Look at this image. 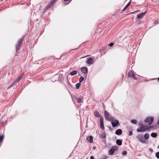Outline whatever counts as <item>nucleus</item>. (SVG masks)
I'll use <instances>...</instances> for the list:
<instances>
[{
    "label": "nucleus",
    "mask_w": 159,
    "mask_h": 159,
    "mask_svg": "<svg viewBox=\"0 0 159 159\" xmlns=\"http://www.w3.org/2000/svg\"><path fill=\"white\" fill-rule=\"evenodd\" d=\"M137 139L142 143H146V140L144 139L142 134H139L136 136Z\"/></svg>",
    "instance_id": "obj_1"
},
{
    "label": "nucleus",
    "mask_w": 159,
    "mask_h": 159,
    "mask_svg": "<svg viewBox=\"0 0 159 159\" xmlns=\"http://www.w3.org/2000/svg\"><path fill=\"white\" fill-rule=\"evenodd\" d=\"M23 41V39H20L18 40V43L16 45V49L17 52L20 49L22 44Z\"/></svg>",
    "instance_id": "obj_2"
},
{
    "label": "nucleus",
    "mask_w": 159,
    "mask_h": 159,
    "mask_svg": "<svg viewBox=\"0 0 159 159\" xmlns=\"http://www.w3.org/2000/svg\"><path fill=\"white\" fill-rule=\"evenodd\" d=\"M118 147L117 146H114L112 147L109 151V153L111 155L113 154L117 150Z\"/></svg>",
    "instance_id": "obj_3"
},
{
    "label": "nucleus",
    "mask_w": 159,
    "mask_h": 159,
    "mask_svg": "<svg viewBox=\"0 0 159 159\" xmlns=\"http://www.w3.org/2000/svg\"><path fill=\"white\" fill-rule=\"evenodd\" d=\"M154 118L153 117H148L145 120L144 122L146 123H148L149 125H151L153 121Z\"/></svg>",
    "instance_id": "obj_4"
},
{
    "label": "nucleus",
    "mask_w": 159,
    "mask_h": 159,
    "mask_svg": "<svg viewBox=\"0 0 159 159\" xmlns=\"http://www.w3.org/2000/svg\"><path fill=\"white\" fill-rule=\"evenodd\" d=\"M57 1V0H53L52 1L50 2V3L46 6L45 10H49L52 5L54 4V3L56 2Z\"/></svg>",
    "instance_id": "obj_5"
},
{
    "label": "nucleus",
    "mask_w": 159,
    "mask_h": 159,
    "mask_svg": "<svg viewBox=\"0 0 159 159\" xmlns=\"http://www.w3.org/2000/svg\"><path fill=\"white\" fill-rule=\"evenodd\" d=\"M128 77L129 78H132L135 80H137V79L135 77V74L132 71H130L128 74Z\"/></svg>",
    "instance_id": "obj_6"
},
{
    "label": "nucleus",
    "mask_w": 159,
    "mask_h": 159,
    "mask_svg": "<svg viewBox=\"0 0 159 159\" xmlns=\"http://www.w3.org/2000/svg\"><path fill=\"white\" fill-rule=\"evenodd\" d=\"M22 75L21 76H20V77H19L18 78H17L16 79V81H15V82L14 83H12L11 84V85H10V86H9L8 88H7V89H9L11 87H12L16 83H17L18 82H19V81H20V80H21V79L22 77Z\"/></svg>",
    "instance_id": "obj_7"
},
{
    "label": "nucleus",
    "mask_w": 159,
    "mask_h": 159,
    "mask_svg": "<svg viewBox=\"0 0 159 159\" xmlns=\"http://www.w3.org/2000/svg\"><path fill=\"white\" fill-rule=\"evenodd\" d=\"M146 129L143 125L140 126L139 128L137 129V131L138 132H145Z\"/></svg>",
    "instance_id": "obj_8"
},
{
    "label": "nucleus",
    "mask_w": 159,
    "mask_h": 159,
    "mask_svg": "<svg viewBox=\"0 0 159 159\" xmlns=\"http://www.w3.org/2000/svg\"><path fill=\"white\" fill-rule=\"evenodd\" d=\"M112 121V122H111V124L113 127H115L117 126V125L119 124V122L117 120H114V121Z\"/></svg>",
    "instance_id": "obj_9"
},
{
    "label": "nucleus",
    "mask_w": 159,
    "mask_h": 159,
    "mask_svg": "<svg viewBox=\"0 0 159 159\" xmlns=\"http://www.w3.org/2000/svg\"><path fill=\"white\" fill-rule=\"evenodd\" d=\"M147 11H145L144 12L142 13L141 14H139L137 15V17L138 19L142 18L146 14Z\"/></svg>",
    "instance_id": "obj_10"
},
{
    "label": "nucleus",
    "mask_w": 159,
    "mask_h": 159,
    "mask_svg": "<svg viewBox=\"0 0 159 159\" xmlns=\"http://www.w3.org/2000/svg\"><path fill=\"white\" fill-rule=\"evenodd\" d=\"M107 120L110 121H113L114 120V119L113 117L111 115H110L107 118V119H106Z\"/></svg>",
    "instance_id": "obj_11"
},
{
    "label": "nucleus",
    "mask_w": 159,
    "mask_h": 159,
    "mask_svg": "<svg viewBox=\"0 0 159 159\" xmlns=\"http://www.w3.org/2000/svg\"><path fill=\"white\" fill-rule=\"evenodd\" d=\"M81 72L84 74H85L87 71V69L86 67H84L81 68Z\"/></svg>",
    "instance_id": "obj_12"
},
{
    "label": "nucleus",
    "mask_w": 159,
    "mask_h": 159,
    "mask_svg": "<svg viewBox=\"0 0 159 159\" xmlns=\"http://www.w3.org/2000/svg\"><path fill=\"white\" fill-rule=\"evenodd\" d=\"M122 131L121 129H117L115 132V134L117 135H120L121 134Z\"/></svg>",
    "instance_id": "obj_13"
},
{
    "label": "nucleus",
    "mask_w": 159,
    "mask_h": 159,
    "mask_svg": "<svg viewBox=\"0 0 159 159\" xmlns=\"http://www.w3.org/2000/svg\"><path fill=\"white\" fill-rule=\"evenodd\" d=\"M93 137L92 136H90L89 137H87V139L90 143H92L93 142Z\"/></svg>",
    "instance_id": "obj_14"
},
{
    "label": "nucleus",
    "mask_w": 159,
    "mask_h": 159,
    "mask_svg": "<svg viewBox=\"0 0 159 159\" xmlns=\"http://www.w3.org/2000/svg\"><path fill=\"white\" fill-rule=\"evenodd\" d=\"M94 116L97 117L99 118L100 117L99 113L97 111H95L94 112Z\"/></svg>",
    "instance_id": "obj_15"
},
{
    "label": "nucleus",
    "mask_w": 159,
    "mask_h": 159,
    "mask_svg": "<svg viewBox=\"0 0 159 159\" xmlns=\"http://www.w3.org/2000/svg\"><path fill=\"white\" fill-rule=\"evenodd\" d=\"M93 61V59L91 58H90L87 60V63L88 64H90L92 63Z\"/></svg>",
    "instance_id": "obj_16"
},
{
    "label": "nucleus",
    "mask_w": 159,
    "mask_h": 159,
    "mask_svg": "<svg viewBox=\"0 0 159 159\" xmlns=\"http://www.w3.org/2000/svg\"><path fill=\"white\" fill-rule=\"evenodd\" d=\"M116 143L118 145H121L122 144V140L119 139L117 140L116 141Z\"/></svg>",
    "instance_id": "obj_17"
},
{
    "label": "nucleus",
    "mask_w": 159,
    "mask_h": 159,
    "mask_svg": "<svg viewBox=\"0 0 159 159\" xmlns=\"http://www.w3.org/2000/svg\"><path fill=\"white\" fill-rule=\"evenodd\" d=\"M109 115V113L106 111H104V117L105 119H107Z\"/></svg>",
    "instance_id": "obj_18"
},
{
    "label": "nucleus",
    "mask_w": 159,
    "mask_h": 159,
    "mask_svg": "<svg viewBox=\"0 0 159 159\" xmlns=\"http://www.w3.org/2000/svg\"><path fill=\"white\" fill-rule=\"evenodd\" d=\"M149 137V134L148 133H146L144 134L143 138L144 139L146 140H147L148 139Z\"/></svg>",
    "instance_id": "obj_19"
},
{
    "label": "nucleus",
    "mask_w": 159,
    "mask_h": 159,
    "mask_svg": "<svg viewBox=\"0 0 159 159\" xmlns=\"http://www.w3.org/2000/svg\"><path fill=\"white\" fill-rule=\"evenodd\" d=\"M100 126H104L103 119L102 117H100Z\"/></svg>",
    "instance_id": "obj_20"
},
{
    "label": "nucleus",
    "mask_w": 159,
    "mask_h": 159,
    "mask_svg": "<svg viewBox=\"0 0 159 159\" xmlns=\"http://www.w3.org/2000/svg\"><path fill=\"white\" fill-rule=\"evenodd\" d=\"M77 73V71L76 70H74L72 72H71L70 74L71 76H74Z\"/></svg>",
    "instance_id": "obj_21"
},
{
    "label": "nucleus",
    "mask_w": 159,
    "mask_h": 159,
    "mask_svg": "<svg viewBox=\"0 0 159 159\" xmlns=\"http://www.w3.org/2000/svg\"><path fill=\"white\" fill-rule=\"evenodd\" d=\"M102 139H105L106 138V134L105 133H103L100 135Z\"/></svg>",
    "instance_id": "obj_22"
},
{
    "label": "nucleus",
    "mask_w": 159,
    "mask_h": 159,
    "mask_svg": "<svg viewBox=\"0 0 159 159\" xmlns=\"http://www.w3.org/2000/svg\"><path fill=\"white\" fill-rule=\"evenodd\" d=\"M76 101L78 103H83V101L81 100V99L79 98H78L76 99Z\"/></svg>",
    "instance_id": "obj_23"
},
{
    "label": "nucleus",
    "mask_w": 159,
    "mask_h": 159,
    "mask_svg": "<svg viewBox=\"0 0 159 159\" xmlns=\"http://www.w3.org/2000/svg\"><path fill=\"white\" fill-rule=\"evenodd\" d=\"M151 136L153 138H156L157 135V133H152L151 134Z\"/></svg>",
    "instance_id": "obj_24"
},
{
    "label": "nucleus",
    "mask_w": 159,
    "mask_h": 159,
    "mask_svg": "<svg viewBox=\"0 0 159 159\" xmlns=\"http://www.w3.org/2000/svg\"><path fill=\"white\" fill-rule=\"evenodd\" d=\"M131 122L132 123L135 124H136L137 123V121L134 119L131 120Z\"/></svg>",
    "instance_id": "obj_25"
},
{
    "label": "nucleus",
    "mask_w": 159,
    "mask_h": 159,
    "mask_svg": "<svg viewBox=\"0 0 159 159\" xmlns=\"http://www.w3.org/2000/svg\"><path fill=\"white\" fill-rule=\"evenodd\" d=\"M4 138V135H1L0 136V143H1Z\"/></svg>",
    "instance_id": "obj_26"
},
{
    "label": "nucleus",
    "mask_w": 159,
    "mask_h": 159,
    "mask_svg": "<svg viewBox=\"0 0 159 159\" xmlns=\"http://www.w3.org/2000/svg\"><path fill=\"white\" fill-rule=\"evenodd\" d=\"M84 79V78L83 77H81L80 78V79H79V82H80V83L82 82L83 81Z\"/></svg>",
    "instance_id": "obj_27"
},
{
    "label": "nucleus",
    "mask_w": 159,
    "mask_h": 159,
    "mask_svg": "<svg viewBox=\"0 0 159 159\" xmlns=\"http://www.w3.org/2000/svg\"><path fill=\"white\" fill-rule=\"evenodd\" d=\"M81 84L80 83H78L76 84V87L77 89H78L80 86Z\"/></svg>",
    "instance_id": "obj_28"
},
{
    "label": "nucleus",
    "mask_w": 159,
    "mask_h": 159,
    "mask_svg": "<svg viewBox=\"0 0 159 159\" xmlns=\"http://www.w3.org/2000/svg\"><path fill=\"white\" fill-rule=\"evenodd\" d=\"M127 154V152L126 151H124L122 152V154L123 155H126Z\"/></svg>",
    "instance_id": "obj_29"
},
{
    "label": "nucleus",
    "mask_w": 159,
    "mask_h": 159,
    "mask_svg": "<svg viewBox=\"0 0 159 159\" xmlns=\"http://www.w3.org/2000/svg\"><path fill=\"white\" fill-rule=\"evenodd\" d=\"M156 157L158 159H159V152H157L156 153Z\"/></svg>",
    "instance_id": "obj_30"
},
{
    "label": "nucleus",
    "mask_w": 159,
    "mask_h": 159,
    "mask_svg": "<svg viewBox=\"0 0 159 159\" xmlns=\"http://www.w3.org/2000/svg\"><path fill=\"white\" fill-rule=\"evenodd\" d=\"M114 45V43L112 42L110 44H109V46L110 47H112Z\"/></svg>",
    "instance_id": "obj_31"
},
{
    "label": "nucleus",
    "mask_w": 159,
    "mask_h": 159,
    "mask_svg": "<svg viewBox=\"0 0 159 159\" xmlns=\"http://www.w3.org/2000/svg\"><path fill=\"white\" fill-rule=\"evenodd\" d=\"M133 132L132 131H130L129 132V136H131Z\"/></svg>",
    "instance_id": "obj_32"
},
{
    "label": "nucleus",
    "mask_w": 159,
    "mask_h": 159,
    "mask_svg": "<svg viewBox=\"0 0 159 159\" xmlns=\"http://www.w3.org/2000/svg\"><path fill=\"white\" fill-rule=\"evenodd\" d=\"M101 128L102 130H104L105 128L104 126H101Z\"/></svg>",
    "instance_id": "obj_33"
},
{
    "label": "nucleus",
    "mask_w": 159,
    "mask_h": 159,
    "mask_svg": "<svg viewBox=\"0 0 159 159\" xmlns=\"http://www.w3.org/2000/svg\"><path fill=\"white\" fill-rule=\"evenodd\" d=\"M127 8V7H126L125 6L124 8L122 10V11H124Z\"/></svg>",
    "instance_id": "obj_34"
},
{
    "label": "nucleus",
    "mask_w": 159,
    "mask_h": 159,
    "mask_svg": "<svg viewBox=\"0 0 159 159\" xmlns=\"http://www.w3.org/2000/svg\"><path fill=\"white\" fill-rule=\"evenodd\" d=\"M131 0H130V1L127 4V5L129 6L130 5V3H131Z\"/></svg>",
    "instance_id": "obj_35"
},
{
    "label": "nucleus",
    "mask_w": 159,
    "mask_h": 159,
    "mask_svg": "<svg viewBox=\"0 0 159 159\" xmlns=\"http://www.w3.org/2000/svg\"><path fill=\"white\" fill-rule=\"evenodd\" d=\"M149 150L151 152H153V149L152 148H150L149 149Z\"/></svg>",
    "instance_id": "obj_36"
},
{
    "label": "nucleus",
    "mask_w": 159,
    "mask_h": 159,
    "mask_svg": "<svg viewBox=\"0 0 159 159\" xmlns=\"http://www.w3.org/2000/svg\"><path fill=\"white\" fill-rule=\"evenodd\" d=\"M90 159H94V157L93 156H91L90 157Z\"/></svg>",
    "instance_id": "obj_37"
},
{
    "label": "nucleus",
    "mask_w": 159,
    "mask_h": 159,
    "mask_svg": "<svg viewBox=\"0 0 159 159\" xmlns=\"http://www.w3.org/2000/svg\"><path fill=\"white\" fill-rule=\"evenodd\" d=\"M157 123H158V125H159V120L158 121Z\"/></svg>",
    "instance_id": "obj_38"
},
{
    "label": "nucleus",
    "mask_w": 159,
    "mask_h": 159,
    "mask_svg": "<svg viewBox=\"0 0 159 159\" xmlns=\"http://www.w3.org/2000/svg\"><path fill=\"white\" fill-rule=\"evenodd\" d=\"M129 6H128V5H126L125 6V7H127V8Z\"/></svg>",
    "instance_id": "obj_39"
},
{
    "label": "nucleus",
    "mask_w": 159,
    "mask_h": 159,
    "mask_svg": "<svg viewBox=\"0 0 159 159\" xmlns=\"http://www.w3.org/2000/svg\"><path fill=\"white\" fill-rule=\"evenodd\" d=\"M77 48H78L74 49H72V50H75V49H77Z\"/></svg>",
    "instance_id": "obj_40"
},
{
    "label": "nucleus",
    "mask_w": 159,
    "mask_h": 159,
    "mask_svg": "<svg viewBox=\"0 0 159 159\" xmlns=\"http://www.w3.org/2000/svg\"><path fill=\"white\" fill-rule=\"evenodd\" d=\"M95 148H96V147H93V149H95Z\"/></svg>",
    "instance_id": "obj_41"
},
{
    "label": "nucleus",
    "mask_w": 159,
    "mask_h": 159,
    "mask_svg": "<svg viewBox=\"0 0 159 159\" xmlns=\"http://www.w3.org/2000/svg\"><path fill=\"white\" fill-rule=\"evenodd\" d=\"M158 81H159V77L158 78Z\"/></svg>",
    "instance_id": "obj_42"
},
{
    "label": "nucleus",
    "mask_w": 159,
    "mask_h": 159,
    "mask_svg": "<svg viewBox=\"0 0 159 159\" xmlns=\"http://www.w3.org/2000/svg\"><path fill=\"white\" fill-rule=\"evenodd\" d=\"M157 148H159V146H158Z\"/></svg>",
    "instance_id": "obj_43"
}]
</instances>
